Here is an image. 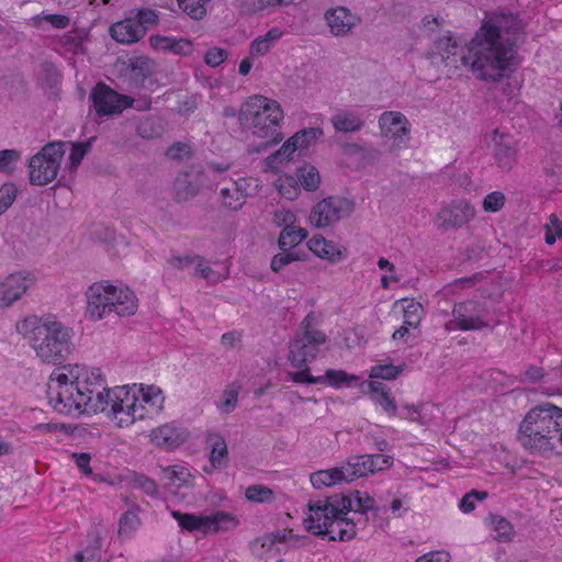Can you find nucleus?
<instances>
[{
  "instance_id": "obj_1",
  "label": "nucleus",
  "mask_w": 562,
  "mask_h": 562,
  "mask_svg": "<svg viewBox=\"0 0 562 562\" xmlns=\"http://www.w3.org/2000/svg\"><path fill=\"white\" fill-rule=\"evenodd\" d=\"M522 37L524 26L518 18L503 14L483 24L469 45H462L451 35L436 40L435 54L449 69L464 66L476 78L495 81L516 68L514 47Z\"/></svg>"
},
{
  "instance_id": "obj_2",
  "label": "nucleus",
  "mask_w": 562,
  "mask_h": 562,
  "mask_svg": "<svg viewBox=\"0 0 562 562\" xmlns=\"http://www.w3.org/2000/svg\"><path fill=\"white\" fill-rule=\"evenodd\" d=\"M521 446L541 454H562V408L546 403L531 408L518 430Z\"/></svg>"
},
{
  "instance_id": "obj_3",
  "label": "nucleus",
  "mask_w": 562,
  "mask_h": 562,
  "mask_svg": "<svg viewBox=\"0 0 562 562\" xmlns=\"http://www.w3.org/2000/svg\"><path fill=\"white\" fill-rule=\"evenodd\" d=\"M16 328L44 363L60 364L72 352V328L57 321L26 317Z\"/></svg>"
},
{
  "instance_id": "obj_4",
  "label": "nucleus",
  "mask_w": 562,
  "mask_h": 562,
  "mask_svg": "<svg viewBox=\"0 0 562 562\" xmlns=\"http://www.w3.org/2000/svg\"><path fill=\"white\" fill-rule=\"evenodd\" d=\"M70 376V371L58 368L49 375L47 383V398L54 411L64 415H81L83 413H103L106 409V403L101 402V397L94 400V396L85 393L77 383L76 379Z\"/></svg>"
},
{
  "instance_id": "obj_5",
  "label": "nucleus",
  "mask_w": 562,
  "mask_h": 562,
  "mask_svg": "<svg viewBox=\"0 0 562 562\" xmlns=\"http://www.w3.org/2000/svg\"><path fill=\"white\" fill-rule=\"evenodd\" d=\"M283 110L278 101L263 95H252L239 109V123L257 137L268 139L266 145L279 143Z\"/></svg>"
},
{
  "instance_id": "obj_6",
  "label": "nucleus",
  "mask_w": 562,
  "mask_h": 562,
  "mask_svg": "<svg viewBox=\"0 0 562 562\" xmlns=\"http://www.w3.org/2000/svg\"><path fill=\"white\" fill-rule=\"evenodd\" d=\"M87 313L94 319H102L112 313L119 317L134 315L137 297L128 288L119 289L105 282H95L87 293Z\"/></svg>"
},
{
  "instance_id": "obj_7",
  "label": "nucleus",
  "mask_w": 562,
  "mask_h": 562,
  "mask_svg": "<svg viewBox=\"0 0 562 562\" xmlns=\"http://www.w3.org/2000/svg\"><path fill=\"white\" fill-rule=\"evenodd\" d=\"M313 315L308 314L301 323L289 346L290 363L301 370L308 369L307 364L315 360L321 346L326 342V335L312 327Z\"/></svg>"
},
{
  "instance_id": "obj_8",
  "label": "nucleus",
  "mask_w": 562,
  "mask_h": 562,
  "mask_svg": "<svg viewBox=\"0 0 562 562\" xmlns=\"http://www.w3.org/2000/svg\"><path fill=\"white\" fill-rule=\"evenodd\" d=\"M65 145L64 142L49 143L30 159L29 179L31 184L45 186L57 177L65 154Z\"/></svg>"
},
{
  "instance_id": "obj_9",
  "label": "nucleus",
  "mask_w": 562,
  "mask_h": 562,
  "mask_svg": "<svg viewBox=\"0 0 562 562\" xmlns=\"http://www.w3.org/2000/svg\"><path fill=\"white\" fill-rule=\"evenodd\" d=\"M104 412L119 427H128L146 417V409L137 400V394L127 386H116L112 390L109 406Z\"/></svg>"
},
{
  "instance_id": "obj_10",
  "label": "nucleus",
  "mask_w": 562,
  "mask_h": 562,
  "mask_svg": "<svg viewBox=\"0 0 562 562\" xmlns=\"http://www.w3.org/2000/svg\"><path fill=\"white\" fill-rule=\"evenodd\" d=\"M171 515L187 531L220 532L232 530L238 525L235 516L221 510L210 516L182 514L177 510H173Z\"/></svg>"
},
{
  "instance_id": "obj_11",
  "label": "nucleus",
  "mask_w": 562,
  "mask_h": 562,
  "mask_svg": "<svg viewBox=\"0 0 562 562\" xmlns=\"http://www.w3.org/2000/svg\"><path fill=\"white\" fill-rule=\"evenodd\" d=\"M352 211V203L339 196H328L316 203L308 216L312 226L325 228L333 226Z\"/></svg>"
},
{
  "instance_id": "obj_12",
  "label": "nucleus",
  "mask_w": 562,
  "mask_h": 562,
  "mask_svg": "<svg viewBox=\"0 0 562 562\" xmlns=\"http://www.w3.org/2000/svg\"><path fill=\"white\" fill-rule=\"evenodd\" d=\"M63 370L70 371L69 380L76 379L85 393L94 396V400L101 397V402H105L106 407L109 406L112 390L108 387L106 380L99 368L89 369L79 364H68L63 367Z\"/></svg>"
},
{
  "instance_id": "obj_13",
  "label": "nucleus",
  "mask_w": 562,
  "mask_h": 562,
  "mask_svg": "<svg viewBox=\"0 0 562 562\" xmlns=\"http://www.w3.org/2000/svg\"><path fill=\"white\" fill-rule=\"evenodd\" d=\"M411 126L407 117L397 111H385L379 117L381 135L393 139L391 151H397L407 146Z\"/></svg>"
},
{
  "instance_id": "obj_14",
  "label": "nucleus",
  "mask_w": 562,
  "mask_h": 562,
  "mask_svg": "<svg viewBox=\"0 0 562 562\" xmlns=\"http://www.w3.org/2000/svg\"><path fill=\"white\" fill-rule=\"evenodd\" d=\"M94 110L99 116L116 115L132 106L133 99L120 94L103 82L95 85L91 92Z\"/></svg>"
},
{
  "instance_id": "obj_15",
  "label": "nucleus",
  "mask_w": 562,
  "mask_h": 562,
  "mask_svg": "<svg viewBox=\"0 0 562 562\" xmlns=\"http://www.w3.org/2000/svg\"><path fill=\"white\" fill-rule=\"evenodd\" d=\"M351 499L350 497L341 494H336L327 497L324 501H317L315 503H308V515L305 518V521H318L324 519H329L345 516L351 510Z\"/></svg>"
},
{
  "instance_id": "obj_16",
  "label": "nucleus",
  "mask_w": 562,
  "mask_h": 562,
  "mask_svg": "<svg viewBox=\"0 0 562 562\" xmlns=\"http://www.w3.org/2000/svg\"><path fill=\"white\" fill-rule=\"evenodd\" d=\"M475 216V209L464 200L452 201L436 216L439 229L450 231L468 224Z\"/></svg>"
},
{
  "instance_id": "obj_17",
  "label": "nucleus",
  "mask_w": 562,
  "mask_h": 562,
  "mask_svg": "<svg viewBox=\"0 0 562 562\" xmlns=\"http://www.w3.org/2000/svg\"><path fill=\"white\" fill-rule=\"evenodd\" d=\"M452 315L457 324V328L460 330H479L488 326L484 321V304L480 302L465 301L456 304Z\"/></svg>"
},
{
  "instance_id": "obj_18",
  "label": "nucleus",
  "mask_w": 562,
  "mask_h": 562,
  "mask_svg": "<svg viewBox=\"0 0 562 562\" xmlns=\"http://www.w3.org/2000/svg\"><path fill=\"white\" fill-rule=\"evenodd\" d=\"M292 381L296 383H306V384H318V383H327L328 385L339 387L341 384L349 385L352 381H358L359 378L357 375L348 374L344 370H334L328 369L325 375L322 376H313L310 374V369L301 370L297 372L289 373Z\"/></svg>"
},
{
  "instance_id": "obj_19",
  "label": "nucleus",
  "mask_w": 562,
  "mask_h": 562,
  "mask_svg": "<svg viewBox=\"0 0 562 562\" xmlns=\"http://www.w3.org/2000/svg\"><path fill=\"white\" fill-rule=\"evenodd\" d=\"M493 156L499 168L509 170L516 161V142L509 134H499L494 131L492 137Z\"/></svg>"
},
{
  "instance_id": "obj_20",
  "label": "nucleus",
  "mask_w": 562,
  "mask_h": 562,
  "mask_svg": "<svg viewBox=\"0 0 562 562\" xmlns=\"http://www.w3.org/2000/svg\"><path fill=\"white\" fill-rule=\"evenodd\" d=\"M33 283L30 274H10L0 284V306H9L18 301Z\"/></svg>"
},
{
  "instance_id": "obj_21",
  "label": "nucleus",
  "mask_w": 562,
  "mask_h": 562,
  "mask_svg": "<svg viewBox=\"0 0 562 562\" xmlns=\"http://www.w3.org/2000/svg\"><path fill=\"white\" fill-rule=\"evenodd\" d=\"M324 18L334 36L348 35L358 22V18L346 7L328 9Z\"/></svg>"
},
{
  "instance_id": "obj_22",
  "label": "nucleus",
  "mask_w": 562,
  "mask_h": 562,
  "mask_svg": "<svg viewBox=\"0 0 562 562\" xmlns=\"http://www.w3.org/2000/svg\"><path fill=\"white\" fill-rule=\"evenodd\" d=\"M324 519L318 521H305V527L308 531L313 532L314 535L328 537L331 541H348L351 540V532L346 529H340V521L339 517Z\"/></svg>"
},
{
  "instance_id": "obj_23",
  "label": "nucleus",
  "mask_w": 562,
  "mask_h": 562,
  "mask_svg": "<svg viewBox=\"0 0 562 562\" xmlns=\"http://www.w3.org/2000/svg\"><path fill=\"white\" fill-rule=\"evenodd\" d=\"M146 26L135 19H125L111 25L110 34L119 43L131 44L139 41L146 34Z\"/></svg>"
},
{
  "instance_id": "obj_24",
  "label": "nucleus",
  "mask_w": 562,
  "mask_h": 562,
  "mask_svg": "<svg viewBox=\"0 0 562 562\" xmlns=\"http://www.w3.org/2000/svg\"><path fill=\"white\" fill-rule=\"evenodd\" d=\"M150 437L156 446L171 450L186 441L188 432L183 428L166 424L154 429Z\"/></svg>"
},
{
  "instance_id": "obj_25",
  "label": "nucleus",
  "mask_w": 562,
  "mask_h": 562,
  "mask_svg": "<svg viewBox=\"0 0 562 562\" xmlns=\"http://www.w3.org/2000/svg\"><path fill=\"white\" fill-rule=\"evenodd\" d=\"M150 45L164 53H172L180 56H189L193 53V44L187 38H175L161 35H151Z\"/></svg>"
},
{
  "instance_id": "obj_26",
  "label": "nucleus",
  "mask_w": 562,
  "mask_h": 562,
  "mask_svg": "<svg viewBox=\"0 0 562 562\" xmlns=\"http://www.w3.org/2000/svg\"><path fill=\"white\" fill-rule=\"evenodd\" d=\"M330 123L337 132L357 133L364 126V119L357 111L344 109L330 117Z\"/></svg>"
},
{
  "instance_id": "obj_27",
  "label": "nucleus",
  "mask_w": 562,
  "mask_h": 562,
  "mask_svg": "<svg viewBox=\"0 0 562 562\" xmlns=\"http://www.w3.org/2000/svg\"><path fill=\"white\" fill-rule=\"evenodd\" d=\"M128 78L135 86H143L155 72V63L148 57L136 56L127 61Z\"/></svg>"
},
{
  "instance_id": "obj_28",
  "label": "nucleus",
  "mask_w": 562,
  "mask_h": 562,
  "mask_svg": "<svg viewBox=\"0 0 562 562\" xmlns=\"http://www.w3.org/2000/svg\"><path fill=\"white\" fill-rule=\"evenodd\" d=\"M372 461L369 462L367 454L352 456L341 465L340 470L344 471L342 480L350 483L359 477L366 476L371 473Z\"/></svg>"
},
{
  "instance_id": "obj_29",
  "label": "nucleus",
  "mask_w": 562,
  "mask_h": 562,
  "mask_svg": "<svg viewBox=\"0 0 562 562\" xmlns=\"http://www.w3.org/2000/svg\"><path fill=\"white\" fill-rule=\"evenodd\" d=\"M371 398L390 415H395L397 407L395 400L390 396V391L382 382L372 381L368 384Z\"/></svg>"
},
{
  "instance_id": "obj_30",
  "label": "nucleus",
  "mask_w": 562,
  "mask_h": 562,
  "mask_svg": "<svg viewBox=\"0 0 562 562\" xmlns=\"http://www.w3.org/2000/svg\"><path fill=\"white\" fill-rule=\"evenodd\" d=\"M307 247L317 257L328 259L331 262H338L342 259V254L337 250L331 243H328L323 236H314L307 241Z\"/></svg>"
},
{
  "instance_id": "obj_31",
  "label": "nucleus",
  "mask_w": 562,
  "mask_h": 562,
  "mask_svg": "<svg viewBox=\"0 0 562 562\" xmlns=\"http://www.w3.org/2000/svg\"><path fill=\"white\" fill-rule=\"evenodd\" d=\"M307 237L305 228L295 227L294 225L285 226L280 233L278 246L280 250H293Z\"/></svg>"
},
{
  "instance_id": "obj_32",
  "label": "nucleus",
  "mask_w": 562,
  "mask_h": 562,
  "mask_svg": "<svg viewBox=\"0 0 562 562\" xmlns=\"http://www.w3.org/2000/svg\"><path fill=\"white\" fill-rule=\"evenodd\" d=\"M344 471L339 467L321 470L311 475V483L314 488L333 486L344 482Z\"/></svg>"
},
{
  "instance_id": "obj_33",
  "label": "nucleus",
  "mask_w": 562,
  "mask_h": 562,
  "mask_svg": "<svg viewBox=\"0 0 562 562\" xmlns=\"http://www.w3.org/2000/svg\"><path fill=\"white\" fill-rule=\"evenodd\" d=\"M165 133V124L162 119L158 116H147L137 125V134L145 139L160 137Z\"/></svg>"
},
{
  "instance_id": "obj_34",
  "label": "nucleus",
  "mask_w": 562,
  "mask_h": 562,
  "mask_svg": "<svg viewBox=\"0 0 562 562\" xmlns=\"http://www.w3.org/2000/svg\"><path fill=\"white\" fill-rule=\"evenodd\" d=\"M173 191L178 202H186L198 194L199 187L190 180L189 175H181L175 180Z\"/></svg>"
},
{
  "instance_id": "obj_35",
  "label": "nucleus",
  "mask_w": 562,
  "mask_h": 562,
  "mask_svg": "<svg viewBox=\"0 0 562 562\" xmlns=\"http://www.w3.org/2000/svg\"><path fill=\"white\" fill-rule=\"evenodd\" d=\"M485 521L496 532V539L498 541L507 542L513 539L514 528L506 518L490 514Z\"/></svg>"
},
{
  "instance_id": "obj_36",
  "label": "nucleus",
  "mask_w": 562,
  "mask_h": 562,
  "mask_svg": "<svg viewBox=\"0 0 562 562\" xmlns=\"http://www.w3.org/2000/svg\"><path fill=\"white\" fill-rule=\"evenodd\" d=\"M227 446L223 437L215 436L212 442L210 461L213 468H226L227 465Z\"/></svg>"
},
{
  "instance_id": "obj_37",
  "label": "nucleus",
  "mask_w": 562,
  "mask_h": 562,
  "mask_svg": "<svg viewBox=\"0 0 562 562\" xmlns=\"http://www.w3.org/2000/svg\"><path fill=\"white\" fill-rule=\"evenodd\" d=\"M74 562H101V537L99 533L89 546L75 554Z\"/></svg>"
},
{
  "instance_id": "obj_38",
  "label": "nucleus",
  "mask_w": 562,
  "mask_h": 562,
  "mask_svg": "<svg viewBox=\"0 0 562 562\" xmlns=\"http://www.w3.org/2000/svg\"><path fill=\"white\" fill-rule=\"evenodd\" d=\"M297 178L302 187L307 191L316 190L321 182L317 169L310 165H305L297 169Z\"/></svg>"
},
{
  "instance_id": "obj_39",
  "label": "nucleus",
  "mask_w": 562,
  "mask_h": 562,
  "mask_svg": "<svg viewBox=\"0 0 562 562\" xmlns=\"http://www.w3.org/2000/svg\"><path fill=\"white\" fill-rule=\"evenodd\" d=\"M322 135L323 130L321 127H308L296 132L291 138L299 149H303L307 148Z\"/></svg>"
},
{
  "instance_id": "obj_40",
  "label": "nucleus",
  "mask_w": 562,
  "mask_h": 562,
  "mask_svg": "<svg viewBox=\"0 0 562 562\" xmlns=\"http://www.w3.org/2000/svg\"><path fill=\"white\" fill-rule=\"evenodd\" d=\"M131 485L134 488H138L143 491L150 497L158 496V486L157 483L145 474L134 472L130 479Z\"/></svg>"
},
{
  "instance_id": "obj_41",
  "label": "nucleus",
  "mask_w": 562,
  "mask_h": 562,
  "mask_svg": "<svg viewBox=\"0 0 562 562\" xmlns=\"http://www.w3.org/2000/svg\"><path fill=\"white\" fill-rule=\"evenodd\" d=\"M300 251L295 250H280L279 254L274 255L270 262V268L273 272L279 273L285 266L293 261L302 260Z\"/></svg>"
},
{
  "instance_id": "obj_42",
  "label": "nucleus",
  "mask_w": 562,
  "mask_h": 562,
  "mask_svg": "<svg viewBox=\"0 0 562 562\" xmlns=\"http://www.w3.org/2000/svg\"><path fill=\"white\" fill-rule=\"evenodd\" d=\"M245 496L254 503H271L274 499V492L267 486L254 484L247 487Z\"/></svg>"
},
{
  "instance_id": "obj_43",
  "label": "nucleus",
  "mask_w": 562,
  "mask_h": 562,
  "mask_svg": "<svg viewBox=\"0 0 562 562\" xmlns=\"http://www.w3.org/2000/svg\"><path fill=\"white\" fill-rule=\"evenodd\" d=\"M407 304L404 306V324L409 327L416 328L422 319L423 306L420 303L413 300H404Z\"/></svg>"
},
{
  "instance_id": "obj_44",
  "label": "nucleus",
  "mask_w": 562,
  "mask_h": 562,
  "mask_svg": "<svg viewBox=\"0 0 562 562\" xmlns=\"http://www.w3.org/2000/svg\"><path fill=\"white\" fill-rule=\"evenodd\" d=\"M299 148L293 143L292 138L290 137L280 149H278L274 154L268 157L269 164H283L289 162L293 160L294 153Z\"/></svg>"
},
{
  "instance_id": "obj_45",
  "label": "nucleus",
  "mask_w": 562,
  "mask_h": 562,
  "mask_svg": "<svg viewBox=\"0 0 562 562\" xmlns=\"http://www.w3.org/2000/svg\"><path fill=\"white\" fill-rule=\"evenodd\" d=\"M211 0H178L179 7L191 18L199 20L206 14L205 4Z\"/></svg>"
},
{
  "instance_id": "obj_46",
  "label": "nucleus",
  "mask_w": 562,
  "mask_h": 562,
  "mask_svg": "<svg viewBox=\"0 0 562 562\" xmlns=\"http://www.w3.org/2000/svg\"><path fill=\"white\" fill-rule=\"evenodd\" d=\"M356 502L358 507L363 512L367 513L369 510L375 512V514L379 513H386V504H376V501L371 497L367 493H361L359 491H356Z\"/></svg>"
},
{
  "instance_id": "obj_47",
  "label": "nucleus",
  "mask_w": 562,
  "mask_h": 562,
  "mask_svg": "<svg viewBox=\"0 0 562 562\" xmlns=\"http://www.w3.org/2000/svg\"><path fill=\"white\" fill-rule=\"evenodd\" d=\"M91 149V139L87 142H79L74 143L71 145V151L69 155V169L70 171H75L78 166L81 164L83 157L90 151Z\"/></svg>"
},
{
  "instance_id": "obj_48",
  "label": "nucleus",
  "mask_w": 562,
  "mask_h": 562,
  "mask_svg": "<svg viewBox=\"0 0 562 562\" xmlns=\"http://www.w3.org/2000/svg\"><path fill=\"white\" fill-rule=\"evenodd\" d=\"M59 71L53 63L44 61L40 66L38 79L49 88L56 86L59 81Z\"/></svg>"
},
{
  "instance_id": "obj_49",
  "label": "nucleus",
  "mask_w": 562,
  "mask_h": 562,
  "mask_svg": "<svg viewBox=\"0 0 562 562\" xmlns=\"http://www.w3.org/2000/svg\"><path fill=\"white\" fill-rule=\"evenodd\" d=\"M221 196L223 204L234 211L241 209L245 203V196L237 188H234L233 190L228 188L221 189Z\"/></svg>"
},
{
  "instance_id": "obj_50",
  "label": "nucleus",
  "mask_w": 562,
  "mask_h": 562,
  "mask_svg": "<svg viewBox=\"0 0 562 562\" xmlns=\"http://www.w3.org/2000/svg\"><path fill=\"white\" fill-rule=\"evenodd\" d=\"M148 391L153 393V396L148 400L143 407L146 409V417L158 414L162 409L164 396L159 387L149 385Z\"/></svg>"
},
{
  "instance_id": "obj_51",
  "label": "nucleus",
  "mask_w": 562,
  "mask_h": 562,
  "mask_svg": "<svg viewBox=\"0 0 562 562\" xmlns=\"http://www.w3.org/2000/svg\"><path fill=\"white\" fill-rule=\"evenodd\" d=\"M21 159V151L16 149L0 150V172L11 175L14 170L13 165Z\"/></svg>"
},
{
  "instance_id": "obj_52",
  "label": "nucleus",
  "mask_w": 562,
  "mask_h": 562,
  "mask_svg": "<svg viewBox=\"0 0 562 562\" xmlns=\"http://www.w3.org/2000/svg\"><path fill=\"white\" fill-rule=\"evenodd\" d=\"M487 497V492L472 490L467 493L459 503L461 512L468 514L474 510L476 501H484Z\"/></svg>"
},
{
  "instance_id": "obj_53",
  "label": "nucleus",
  "mask_w": 562,
  "mask_h": 562,
  "mask_svg": "<svg viewBox=\"0 0 562 562\" xmlns=\"http://www.w3.org/2000/svg\"><path fill=\"white\" fill-rule=\"evenodd\" d=\"M544 228V241L547 245H553L557 238L562 237V222L557 217V215H550L549 223L546 224Z\"/></svg>"
},
{
  "instance_id": "obj_54",
  "label": "nucleus",
  "mask_w": 562,
  "mask_h": 562,
  "mask_svg": "<svg viewBox=\"0 0 562 562\" xmlns=\"http://www.w3.org/2000/svg\"><path fill=\"white\" fill-rule=\"evenodd\" d=\"M402 369L400 367H395L393 364H379L374 366L371 369L370 378L372 379H383V380H394L401 373Z\"/></svg>"
},
{
  "instance_id": "obj_55",
  "label": "nucleus",
  "mask_w": 562,
  "mask_h": 562,
  "mask_svg": "<svg viewBox=\"0 0 562 562\" xmlns=\"http://www.w3.org/2000/svg\"><path fill=\"white\" fill-rule=\"evenodd\" d=\"M238 394L239 386L234 384L229 385L226 390H224L222 395V402L218 406L222 409V412L229 413L236 407Z\"/></svg>"
},
{
  "instance_id": "obj_56",
  "label": "nucleus",
  "mask_w": 562,
  "mask_h": 562,
  "mask_svg": "<svg viewBox=\"0 0 562 562\" xmlns=\"http://www.w3.org/2000/svg\"><path fill=\"white\" fill-rule=\"evenodd\" d=\"M59 44L68 52L78 53L81 48L82 38L77 31H70L60 36Z\"/></svg>"
},
{
  "instance_id": "obj_57",
  "label": "nucleus",
  "mask_w": 562,
  "mask_h": 562,
  "mask_svg": "<svg viewBox=\"0 0 562 562\" xmlns=\"http://www.w3.org/2000/svg\"><path fill=\"white\" fill-rule=\"evenodd\" d=\"M505 204V195L501 191L488 193L483 200V209L485 212H498Z\"/></svg>"
},
{
  "instance_id": "obj_58",
  "label": "nucleus",
  "mask_w": 562,
  "mask_h": 562,
  "mask_svg": "<svg viewBox=\"0 0 562 562\" xmlns=\"http://www.w3.org/2000/svg\"><path fill=\"white\" fill-rule=\"evenodd\" d=\"M188 472L181 467H167L162 470V480L166 484L171 485L176 482L184 483L187 481Z\"/></svg>"
},
{
  "instance_id": "obj_59",
  "label": "nucleus",
  "mask_w": 562,
  "mask_h": 562,
  "mask_svg": "<svg viewBox=\"0 0 562 562\" xmlns=\"http://www.w3.org/2000/svg\"><path fill=\"white\" fill-rule=\"evenodd\" d=\"M140 521L136 512L128 510L120 518V533H130L134 531Z\"/></svg>"
},
{
  "instance_id": "obj_60",
  "label": "nucleus",
  "mask_w": 562,
  "mask_h": 562,
  "mask_svg": "<svg viewBox=\"0 0 562 562\" xmlns=\"http://www.w3.org/2000/svg\"><path fill=\"white\" fill-rule=\"evenodd\" d=\"M227 58V52L221 47H212L204 55V61L210 67H217Z\"/></svg>"
},
{
  "instance_id": "obj_61",
  "label": "nucleus",
  "mask_w": 562,
  "mask_h": 562,
  "mask_svg": "<svg viewBox=\"0 0 562 562\" xmlns=\"http://www.w3.org/2000/svg\"><path fill=\"white\" fill-rule=\"evenodd\" d=\"M37 19L48 22L54 29H66L70 24V18L66 14H41Z\"/></svg>"
},
{
  "instance_id": "obj_62",
  "label": "nucleus",
  "mask_w": 562,
  "mask_h": 562,
  "mask_svg": "<svg viewBox=\"0 0 562 562\" xmlns=\"http://www.w3.org/2000/svg\"><path fill=\"white\" fill-rule=\"evenodd\" d=\"M16 198V188L12 183L3 184L0 188V205L8 210Z\"/></svg>"
},
{
  "instance_id": "obj_63",
  "label": "nucleus",
  "mask_w": 562,
  "mask_h": 562,
  "mask_svg": "<svg viewBox=\"0 0 562 562\" xmlns=\"http://www.w3.org/2000/svg\"><path fill=\"white\" fill-rule=\"evenodd\" d=\"M199 256H173L170 257L167 262L168 265L177 270H184L186 268L195 263Z\"/></svg>"
},
{
  "instance_id": "obj_64",
  "label": "nucleus",
  "mask_w": 562,
  "mask_h": 562,
  "mask_svg": "<svg viewBox=\"0 0 562 562\" xmlns=\"http://www.w3.org/2000/svg\"><path fill=\"white\" fill-rule=\"evenodd\" d=\"M369 457V462L372 461L371 473L376 471H381L387 469L392 465V458L390 456L384 454H367Z\"/></svg>"
}]
</instances>
